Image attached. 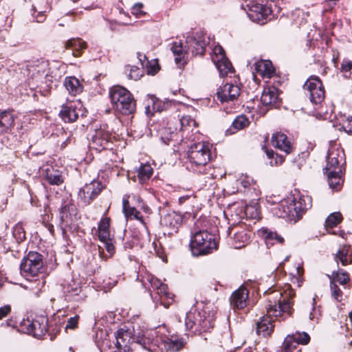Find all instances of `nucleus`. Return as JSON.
<instances>
[{"instance_id": "1", "label": "nucleus", "mask_w": 352, "mask_h": 352, "mask_svg": "<svg viewBox=\"0 0 352 352\" xmlns=\"http://www.w3.org/2000/svg\"><path fill=\"white\" fill-rule=\"evenodd\" d=\"M208 43V38L202 33H188L177 44V68L183 69L190 58L189 50L196 55H203Z\"/></svg>"}, {"instance_id": "2", "label": "nucleus", "mask_w": 352, "mask_h": 352, "mask_svg": "<svg viewBox=\"0 0 352 352\" xmlns=\"http://www.w3.org/2000/svg\"><path fill=\"white\" fill-rule=\"evenodd\" d=\"M294 296L295 292L290 286H287L283 292L274 291L270 293L265 306L267 315L276 318L283 314L290 316L293 311L292 298Z\"/></svg>"}, {"instance_id": "3", "label": "nucleus", "mask_w": 352, "mask_h": 352, "mask_svg": "<svg viewBox=\"0 0 352 352\" xmlns=\"http://www.w3.org/2000/svg\"><path fill=\"white\" fill-rule=\"evenodd\" d=\"M43 267L42 255L36 252H30L21 261V274L27 279L34 278V281L38 282L37 287L40 289L45 284L43 278L44 277Z\"/></svg>"}, {"instance_id": "4", "label": "nucleus", "mask_w": 352, "mask_h": 352, "mask_svg": "<svg viewBox=\"0 0 352 352\" xmlns=\"http://www.w3.org/2000/svg\"><path fill=\"white\" fill-rule=\"evenodd\" d=\"M180 147L188 148L187 155L190 162V167L192 171H197L195 168H202L210 160L212 145L208 142H200L188 144L184 140L180 143Z\"/></svg>"}, {"instance_id": "5", "label": "nucleus", "mask_w": 352, "mask_h": 352, "mask_svg": "<svg viewBox=\"0 0 352 352\" xmlns=\"http://www.w3.org/2000/svg\"><path fill=\"white\" fill-rule=\"evenodd\" d=\"M113 108L122 115H131L135 112V102L132 94L124 87L114 86L109 91Z\"/></svg>"}, {"instance_id": "6", "label": "nucleus", "mask_w": 352, "mask_h": 352, "mask_svg": "<svg viewBox=\"0 0 352 352\" xmlns=\"http://www.w3.org/2000/svg\"><path fill=\"white\" fill-rule=\"evenodd\" d=\"M59 226L63 235L67 233V230L75 229V223L78 219V212L77 208L70 196H66L63 199L59 212Z\"/></svg>"}, {"instance_id": "7", "label": "nucleus", "mask_w": 352, "mask_h": 352, "mask_svg": "<svg viewBox=\"0 0 352 352\" xmlns=\"http://www.w3.org/2000/svg\"><path fill=\"white\" fill-rule=\"evenodd\" d=\"M190 245L192 252L196 249L197 254H207L212 249L216 248L217 244L212 234L206 230H200L193 234Z\"/></svg>"}, {"instance_id": "8", "label": "nucleus", "mask_w": 352, "mask_h": 352, "mask_svg": "<svg viewBox=\"0 0 352 352\" xmlns=\"http://www.w3.org/2000/svg\"><path fill=\"white\" fill-rule=\"evenodd\" d=\"M115 338L116 340V344L118 349L126 347L128 344L132 342L139 344L142 349L148 350L149 352L153 351L148 338L140 335L132 336V333L129 330L124 329V328L119 329L115 333Z\"/></svg>"}, {"instance_id": "9", "label": "nucleus", "mask_w": 352, "mask_h": 352, "mask_svg": "<svg viewBox=\"0 0 352 352\" xmlns=\"http://www.w3.org/2000/svg\"><path fill=\"white\" fill-rule=\"evenodd\" d=\"M211 60L215 65L221 77L232 78L234 76V69L232 63L226 58L225 52L221 46L216 45L210 54Z\"/></svg>"}, {"instance_id": "10", "label": "nucleus", "mask_w": 352, "mask_h": 352, "mask_svg": "<svg viewBox=\"0 0 352 352\" xmlns=\"http://www.w3.org/2000/svg\"><path fill=\"white\" fill-rule=\"evenodd\" d=\"M240 94L241 88L238 79L234 78L218 88L217 97L221 103L234 102L238 99Z\"/></svg>"}, {"instance_id": "11", "label": "nucleus", "mask_w": 352, "mask_h": 352, "mask_svg": "<svg viewBox=\"0 0 352 352\" xmlns=\"http://www.w3.org/2000/svg\"><path fill=\"white\" fill-rule=\"evenodd\" d=\"M146 279L150 284L148 287L151 292H155L160 303L168 308L174 302V295L168 292L167 285L152 275L148 276Z\"/></svg>"}, {"instance_id": "12", "label": "nucleus", "mask_w": 352, "mask_h": 352, "mask_svg": "<svg viewBox=\"0 0 352 352\" xmlns=\"http://www.w3.org/2000/svg\"><path fill=\"white\" fill-rule=\"evenodd\" d=\"M47 323L48 319L45 316H39L32 320L29 319L23 320L21 322V327L27 333L40 338L47 331Z\"/></svg>"}, {"instance_id": "13", "label": "nucleus", "mask_w": 352, "mask_h": 352, "mask_svg": "<svg viewBox=\"0 0 352 352\" xmlns=\"http://www.w3.org/2000/svg\"><path fill=\"white\" fill-rule=\"evenodd\" d=\"M304 89L308 92L311 102L320 107L325 96L321 80L318 77H311L305 82Z\"/></svg>"}, {"instance_id": "14", "label": "nucleus", "mask_w": 352, "mask_h": 352, "mask_svg": "<svg viewBox=\"0 0 352 352\" xmlns=\"http://www.w3.org/2000/svg\"><path fill=\"white\" fill-rule=\"evenodd\" d=\"M294 200L295 195H288L274 206L272 208L273 214L278 217L287 219L289 221L296 220L292 208Z\"/></svg>"}, {"instance_id": "15", "label": "nucleus", "mask_w": 352, "mask_h": 352, "mask_svg": "<svg viewBox=\"0 0 352 352\" xmlns=\"http://www.w3.org/2000/svg\"><path fill=\"white\" fill-rule=\"evenodd\" d=\"M248 17L253 22L263 25L267 23L272 11L267 6L257 3H252L247 6Z\"/></svg>"}, {"instance_id": "16", "label": "nucleus", "mask_w": 352, "mask_h": 352, "mask_svg": "<svg viewBox=\"0 0 352 352\" xmlns=\"http://www.w3.org/2000/svg\"><path fill=\"white\" fill-rule=\"evenodd\" d=\"M110 219L105 217L101 219L98 223V239L103 243L106 250L112 255L114 252L113 237L109 231Z\"/></svg>"}, {"instance_id": "17", "label": "nucleus", "mask_w": 352, "mask_h": 352, "mask_svg": "<svg viewBox=\"0 0 352 352\" xmlns=\"http://www.w3.org/2000/svg\"><path fill=\"white\" fill-rule=\"evenodd\" d=\"M344 162V154L342 149L337 146H331L327 156V166L324 172L339 170V164Z\"/></svg>"}, {"instance_id": "18", "label": "nucleus", "mask_w": 352, "mask_h": 352, "mask_svg": "<svg viewBox=\"0 0 352 352\" xmlns=\"http://www.w3.org/2000/svg\"><path fill=\"white\" fill-rule=\"evenodd\" d=\"M102 188V184L99 182L94 180L80 190L78 192L79 199L83 204L88 205L100 193Z\"/></svg>"}, {"instance_id": "19", "label": "nucleus", "mask_w": 352, "mask_h": 352, "mask_svg": "<svg viewBox=\"0 0 352 352\" xmlns=\"http://www.w3.org/2000/svg\"><path fill=\"white\" fill-rule=\"evenodd\" d=\"M63 290L65 298L68 301L80 302L84 300L86 297L82 292L79 284L73 280L65 282L63 285Z\"/></svg>"}, {"instance_id": "20", "label": "nucleus", "mask_w": 352, "mask_h": 352, "mask_svg": "<svg viewBox=\"0 0 352 352\" xmlns=\"http://www.w3.org/2000/svg\"><path fill=\"white\" fill-rule=\"evenodd\" d=\"M248 292L244 287L234 291L230 297V305L233 309H242L248 305Z\"/></svg>"}, {"instance_id": "21", "label": "nucleus", "mask_w": 352, "mask_h": 352, "mask_svg": "<svg viewBox=\"0 0 352 352\" xmlns=\"http://www.w3.org/2000/svg\"><path fill=\"white\" fill-rule=\"evenodd\" d=\"M115 138V135L106 129H99L96 131L92 137V143L102 148H107L109 142Z\"/></svg>"}, {"instance_id": "22", "label": "nucleus", "mask_w": 352, "mask_h": 352, "mask_svg": "<svg viewBox=\"0 0 352 352\" xmlns=\"http://www.w3.org/2000/svg\"><path fill=\"white\" fill-rule=\"evenodd\" d=\"M335 261L342 266L352 264V246L349 244L340 245L335 254Z\"/></svg>"}, {"instance_id": "23", "label": "nucleus", "mask_w": 352, "mask_h": 352, "mask_svg": "<svg viewBox=\"0 0 352 352\" xmlns=\"http://www.w3.org/2000/svg\"><path fill=\"white\" fill-rule=\"evenodd\" d=\"M272 145L284 151L286 154H289L292 151V146L287 135L280 132H276L272 136Z\"/></svg>"}, {"instance_id": "24", "label": "nucleus", "mask_w": 352, "mask_h": 352, "mask_svg": "<svg viewBox=\"0 0 352 352\" xmlns=\"http://www.w3.org/2000/svg\"><path fill=\"white\" fill-rule=\"evenodd\" d=\"M295 219H298L301 213L311 207V199L309 196L298 195L295 197L292 204Z\"/></svg>"}, {"instance_id": "25", "label": "nucleus", "mask_w": 352, "mask_h": 352, "mask_svg": "<svg viewBox=\"0 0 352 352\" xmlns=\"http://www.w3.org/2000/svg\"><path fill=\"white\" fill-rule=\"evenodd\" d=\"M254 71L263 78H270L274 74V68L272 62L268 60H261L254 64Z\"/></svg>"}, {"instance_id": "26", "label": "nucleus", "mask_w": 352, "mask_h": 352, "mask_svg": "<svg viewBox=\"0 0 352 352\" xmlns=\"http://www.w3.org/2000/svg\"><path fill=\"white\" fill-rule=\"evenodd\" d=\"M14 117L10 111H0V135L8 133L14 125Z\"/></svg>"}, {"instance_id": "27", "label": "nucleus", "mask_w": 352, "mask_h": 352, "mask_svg": "<svg viewBox=\"0 0 352 352\" xmlns=\"http://www.w3.org/2000/svg\"><path fill=\"white\" fill-rule=\"evenodd\" d=\"M194 318L195 314L189 312L186 314L185 319V326L186 330L191 329L194 325L197 324V323H198V325L200 326V330L203 331H206L211 327L210 321L207 319H199L194 320Z\"/></svg>"}, {"instance_id": "28", "label": "nucleus", "mask_w": 352, "mask_h": 352, "mask_svg": "<svg viewBox=\"0 0 352 352\" xmlns=\"http://www.w3.org/2000/svg\"><path fill=\"white\" fill-rule=\"evenodd\" d=\"M277 100L278 91L275 87H272L264 89L261 97V101L263 105H272L275 104Z\"/></svg>"}, {"instance_id": "29", "label": "nucleus", "mask_w": 352, "mask_h": 352, "mask_svg": "<svg viewBox=\"0 0 352 352\" xmlns=\"http://www.w3.org/2000/svg\"><path fill=\"white\" fill-rule=\"evenodd\" d=\"M65 47L72 50L74 56H78L81 51L87 48V43L80 38H71L66 42Z\"/></svg>"}, {"instance_id": "30", "label": "nucleus", "mask_w": 352, "mask_h": 352, "mask_svg": "<svg viewBox=\"0 0 352 352\" xmlns=\"http://www.w3.org/2000/svg\"><path fill=\"white\" fill-rule=\"evenodd\" d=\"M250 239V234L245 230L238 231L232 237V246L234 249H240L248 243Z\"/></svg>"}, {"instance_id": "31", "label": "nucleus", "mask_w": 352, "mask_h": 352, "mask_svg": "<svg viewBox=\"0 0 352 352\" xmlns=\"http://www.w3.org/2000/svg\"><path fill=\"white\" fill-rule=\"evenodd\" d=\"M64 85L72 96L80 94L82 89L78 79L74 76L65 78Z\"/></svg>"}, {"instance_id": "32", "label": "nucleus", "mask_w": 352, "mask_h": 352, "mask_svg": "<svg viewBox=\"0 0 352 352\" xmlns=\"http://www.w3.org/2000/svg\"><path fill=\"white\" fill-rule=\"evenodd\" d=\"M60 116L65 122H73L77 120L78 113L72 104H63L60 112Z\"/></svg>"}, {"instance_id": "33", "label": "nucleus", "mask_w": 352, "mask_h": 352, "mask_svg": "<svg viewBox=\"0 0 352 352\" xmlns=\"http://www.w3.org/2000/svg\"><path fill=\"white\" fill-rule=\"evenodd\" d=\"M328 177L329 187L333 190H338L341 185V169L325 172Z\"/></svg>"}, {"instance_id": "34", "label": "nucleus", "mask_w": 352, "mask_h": 352, "mask_svg": "<svg viewBox=\"0 0 352 352\" xmlns=\"http://www.w3.org/2000/svg\"><path fill=\"white\" fill-rule=\"evenodd\" d=\"M331 280L335 283H339L341 285H344L350 280L349 274L342 269H339L337 272H333L331 275H328Z\"/></svg>"}, {"instance_id": "35", "label": "nucleus", "mask_w": 352, "mask_h": 352, "mask_svg": "<svg viewBox=\"0 0 352 352\" xmlns=\"http://www.w3.org/2000/svg\"><path fill=\"white\" fill-rule=\"evenodd\" d=\"M273 329L274 326L272 324L271 321L267 318H263L258 322L256 332L258 334L265 337L270 335Z\"/></svg>"}, {"instance_id": "36", "label": "nucleus", "mask_w": 352, "mask_h": 352, "mask_svg": "<svg viewBox=\"0 0 352 352\" xmlns=\"http://www.w3.org/2000/svg\"><path fill=\"white\" fill-rule=\"evenodd\" d=\"M45 170L47 172L45 179L49 184L52 185H60L63 183V177L58 170H54L53 169L50 170L49 168Z\"/></svg>"}, {"instance_id": "37", "label": "nucleus", "mask_w": 352, "mask_h": 352, "mask_svg": "<svg viewBox=\"0 0 352 352\" xmlns=\"http://www.w3.org/2000/svg\"><path fill=\"white\" fill-rule=\"evenodd\" d=\"M342 220V216L340 212H335L330 214L325 221L326 229L332 228L338 225Z\"/></svg>"}, {"instance_id": "38", "label": "nucleus", "mask_w": 352, "mask_h": 352, "mask_svg": "<svg viewBox=\"0 0 352 352\" xmlns=\"http://www.w3.org/2000/svg\"><path fill=\"white\" fill-rule=\"evenodd\" d=\"M153 174V168L150 164H142L138 170V178L140 182H144L148 179Z\"/></svg>"}, {"instance_id": "39", "label": "nucleus", "mask_w": 352, "mask_h": 352, "mask_svg": "<svg viewBox=\"0 0 352 352\" xmlns=\"http://www.w3.org/2000/svg\"><path fill=\"white\" fill-rule=\"evenodd\" d=\"M263 237L265 239L267 243L272 241V244L274 243H283L284 239L280 235L278 234L275 232L269 231L267 229L263 230Z\"/></svg>"}, {"instance_id": "40", "label": "nucleus", "mask_w": 352, "mask_h": 352, "mask_svg": "<svg viewBox=\"0 0 352 352\" xmlns=\"http://www.w3.org/2000/svg\"><path fill=\"white\" fill-rule=\"evenodd\" d=\"M125 73L128 78L131 80H137L142 76L141 69L136 66L127 65L125 67Z\"/></svg>"}, {"instance_id": "41", "label": "nucleus", "mask_w": 352, "mask_h": 352, "mask_svg": "<svg viewBox=\"0 0 352 352\" xmlns=\"http://www.w3.org/2000/svg\"><path fill=\"white\" fill-rule=\"evenodd\" d=\"M249 123L248 118L244 115H241L234 120L232 127L236 130H241L248 126Z\"/></svg>"}, {"instance_id": "42", "label": "nucleus", "mask_w": 352, "mask_h": 352, "mask_svg": "<svg viewBox=\"0 0 352 352\" xmlns=\"http://www.w3.org/2000/svg\"><path fill=\"white\" fill-rule=\"evenodd\" d=\"M298 343L292 336H287L283 343V352H294L296 349Z\"/></svg>"}, {"instance_id": "43", "label": "nucleus", "mask_w": 352, "mask_h": 352, "mask_svg": "<svg viewBox=\"0 0 352 352\" xmlns=\"http://www.w3.org/2000/svg\"><path fill=\"white\" fill-rule=\"evenodd\" d=\"M123 212L126 217H134L136 219L139 218L138 214H140V212L135 208H131L129 206V203L127 199H123Z\"/></svg>"}, {"instance_id": "44", "label": "nucleus", "mask_w": 352, "mask_h": 352, "mask_svg": "<svg viewBox=\"0 0 352 352\" xmlns=\"http://www.w3.org/2000/svg\"><path fill=\"white\" fill-rule=\"evenodd\" d=\"M267 155L268 156L269 158L271 159L270 164L272 166H278L281 164L285 160L283 156L275 153L273 151H267Z\"/></svg>"}, {"instance_id": "45", "label": "nucleus", "mask_w": 352, "mask_h": 352, "mask_svg": "<svg viewBox=\"0 0 352 352\" xmlns=\"http://www.w3.org/2000/svg\"><path fill=\"white\" fill-rule=\"evenodd\" d=\"M236 182L238 184L245 190L254 183V179L248 175L241 174L237 179Z\"/></svg>"}, {"instance_id": "46", "label": "nucleus", "mask_w": 352, "mask_h": 352, "mask_svg": "<svg viewBox=\"0 0 352 352\" xmlns=\"http://www.w3.org/2000/svg\"><path fill=\"white\" fill-rule=\"evenodd\" d=\"M294 340L298 343V344H307L310 340L309 336L305 333H297L294 335H292Z\"/></svg>"}, {"instance_id": "47", "label": "nucleus", "mask_w": 352, "mask_h": 352, "mask_svg": "<svg viewBox=\"0 0 352 352\" xmlns=\"http://www.w3.org/2000/svg\"><path fill=\"white\" fill-rule=\"evenodd\" d=\"M330 289L332 296L337 300L341 301L342 297V292L338 286L332 280L330 282Z\"/></svg>"}, {"instance_id": "48", "label": "nucleus", "mask_w": 352, "mask_h": 352, "mask_svg": "<svg viewBox=\"0 0 352 352\" xmlns=\"http://www.w3.org/2000/svg\"><path fill=\"white\" fill-rule=\"evenodd\" d=\"M181 129L186 130L187 127L195 125V121L192 119L190 116H183L180 119Z\"/></svg>"}, {"instance_id": "49", "label": "nucleus", "mask_w": 352, "mask_h": 352, "mask_svg": "<svg viewBox=\"0 0 352 352\" xmlns=\"http://www.w3.org/2000/svg\"><path fill=\"white\" fill-rule=\"evenodd\" d=\"M79 318L78 315H75L74 316L69 318L65 326V329H76L78 327Z\"/></svg>"}, {"instance_id": "50", "label": "nucleus", "mask_w": 352, "mask_h": 352, "mask_svg": "<svg viewBox=\"0 0 352 352\" xmlns=\"http://www.w3.org/2000/svg\"><path fill=\"white\" fill-rule=\"evenodd\" d=\"M162 344L164 345L166 351L174 350L176 346V340H173L172 338H166L162 340Z\"/></svg>"}, {"instance_id": "51", "label": "nucleus", "mask_w": 352, "mask_h": 352, "mask_svg": "<svg viewBox=\"0 0 352 352\" xmlns=\"http://www.w3.org/2000/svg\"><path fill=\"white\" fill-rule=\"evenodd\" d=\"M245 214L246 216L250 215V217L252 219L258 218V212L256 208H254L252 206H246L245 207Z\"/></svg>"}, {"instance_id": "52", "label": "nucleus", "mask_w": 352, "mask_h": 352, "mask_svg": "<svg viewBox=\"0 0 352 352\" xmlns=\"http://www.w3.org/2000/svg\"><path fill=\"white\" fill-rule=\"evenodd\" d=\"M342 129L349 134H352V117H348L342 124Z\"/></svg>"}, {"instance_id": "53", "label": "nucleus", "mask_w": 352, "mask_h": 352, "mask_svg": "<svg viewBox=\"0 0 352 352\" xmlns=\"http://www.w3.org/2000/svg\"><path fill=\"white\" fill-rule=\"evenodd\" d=\"M142 3H136L131 8V13L137 16L143 14L144 12L142 11Z\"/></svg>"}, {"instance_id": "54", "label": "nucleus", "mask_w": 352, "mask_h": 352, "mask_svg": "<svg viewBox=\"0 0 352 352\" xmlns=\"http://www.w3.org/2000/svg\"><path fill=\"white\" fill-rule=\"evenodd\" d=\"M188 340V336L186 334H184L183 336L177 339V351L183 348L187 343Z\"/></svg>"}, {"instance_id": "55", "label": "nucleus", "mask_w": 352, "mask_h": 352, "mask_svg": "<svg viewBox=\"0 0 352 352\" xmlns=\"http://www.w3.org/2000/svg\"><path fill=\"white\" fill-rule=\"evenodd\" d=\"M160 69L157 63H150L148 67V72L150 74L155 75Z\"/></svg>"}, {"instance_id": "56", "label": "nucleus", "mask_w": 352, "mask_h": 352, "mask_svg": "<svg viewBox=\"0 0 352 352\" xmlns=\"http://www.w3.org/2000/svg\"><path fill=\"white\" fill-rule=\"evenodd\" d=\"M11 311V307L10 305H5L0 307V320L6 317Z\"/></svg>"}, {"instance_id": "57", "label": "nucleus", "mask_w": 352, "mask_h": 352, "mask_svg": "<svg viewBox=\"0 0 352 352\" xmlns=\"http://www.w3.org/2000/svg\"><path fill=\"white\" fill-rule=\"evenodd\" d=\"M352 69V61L350 60H344L341 65L342 72H349Z\"/></svg>"}, {"instance_id": "58", "label": "nucleus", "mask_w": 352, "mask_h": 352, "mask_svg": "<svg viewBox=\"0 0 352 352\" xmlns=\"http://www.w3.org/2000/svg\"><path fill=\"white\" fill-rule=\"evenodd\" d=\"M52 73H53V72H51V74H52ZM60 78V75L57 74H55L54 76H52V74H47L45 76L46 81L51 82H58Z\"/></svg>"}, {"instance_id": "59", "label": "nucleus", "mask_w": 352, "mask_h": 352, "mask_svg": "<svg viewBox=\"0 0 352 352\" xmlns=\"http://www.w3.org/2000/svg\"><path fill=\"white\" fill-rule=\"evenodd\" d=\"M19 232V238L20 239H25V233L23 230V228H21V226H16L15 228H14V234L16 235V232Z\"/></svg>"}, {"instance_id": "60", "label": "nucleus", "mask_w": 352, "mask_h": 352, "mask_svg": "<svg viewBox=\"0 0 352 352\" xmlns=\"http://www.w3.org/2000/svg\"><path fill=\"white\" fill-rule=\"evenodd\" d=\"M173 136H175L174 133H172L170 135V138L166 137L165 134H164L161 139L166 144L169 145L170 144L171 142H174V140L173 138Z\"/></svg>"}, {"instance_id": "61", "label": "nucleus", "mask_w": 352, "mask_h": 352, "mask_svg": "<svg viewBox=\"0 0 352 352\" xmlns=\"http://www.w3.org/2000/svg\"><path fill=\"white\" fill-rule=\"evenodd\" d=\"M43 12H40L36 16V22L38 23H42L45 20V16L43 14Z\"/></svg>"}, {"instance_id": "62", "label": "nucleus", "mask_w": 352, "mask_h": 352, "mask_svg": "<svg viewBox=\"0 0 352 352\" xmlns=\"http://www.w3.org/2000/svg\"><path fill=\"white\" fill-rule=\"evenodd\" d=\"M296 274L298 276H300L302 273H303V269L301 266L300 265H298L296 268Z\"/></svg>"}, {"instance_id": "63", "label": "nucleus", "mask_w": 352, "mask_h": 352, "mask_svg": "<svg viewBox=\"0 0 352 352\" xmlns=\"http://www.w3.org/2000/svg\"><path fill=\"white\" fill-rule=\"evenodd\" d=\"M325 3H329V4H331L332 3V6L331 5V7H333L335 5H336V3L340 1V0H324Z\"/></svg>"}, {"instance_id": "64", "label": "nucleus", "mask_w": 352, "mask_h": 352, "mask_svg": "<svg viewBox=\"0 0 352 352\" xmlns=\"http://www.w3.org/2000/svg\"><path fill=\"white\" fill-rule=\"evenodd\" d=\"M173 54L176 56V45L175 43H174L170 48Z\"/></svg>"}]
</instances>
